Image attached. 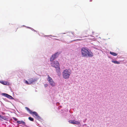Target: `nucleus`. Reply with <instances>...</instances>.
Masks as SVG:
<instances>
[{"instance_id":"nucleus-6","label":"nucleus","mask_w":127,"mask_h":127,"mask_svg":"<svg viewBox=\"0 0 127 127\" xmlns=\"http://www.w3.org/2000/svg\"><path fill=\"white\" fill-rule=\"evenodd\" d=\"M47 80L49 83L52 86H55V83L51 77H50L49 75H48Z\"/></svg>"},{"instance_id":"nucleus-21","label":"nucleus","mask_w":127,"mask_h":127,"mask_svg":"<svg viewBox=\"0 0 127 127\" xmlns=\"http://www.w3.org/2000/svg\"><path fill=\"white\" fill-rule=\"evenodd\" d=\"M1 116L0 115V119H1Z\"/></svg>"},{"instance_id":"nucleus-11","label":"nucleus","mask_w":127,"mask_h":127,"mask_svg":"<svg viewBox=\"0 0 127 127\" xmlns=\"http://www.w3.org/2000/svg\"><path fill=\"white\" fill-rule=\"evenodd\" d=\"M0 82L2 84L5 85H6L7 84V82L4 81H0Z\"/></svg>"},{"instance_id":"nucleus-14","label":"nucleus","mask_w":127,"mask_h":127,"mask_svg":"<svg viewBox=\"0 0 127 127\" xmlns=\"http://www.w3.org/2000/svg\"><path fill=\"white\" fill-rule=\"evenodd\" d=\"M25 108L28 112H29L30 113L32 111L29 108L27 107H25Z\"/></svg>"},{"instance_id":"nucleus-3","label":"nucleus","mask_w":127,"mask_h":127,"mask_svg":"<svg viewBox=\"0 0 127 127\" xmlns=\"http://www.w3.org/2000/svg\"><path fill=\"white\" fill-rule=\"evenodd\" d=\"M71 73V71L69 69H66L62 73L63 78L65 79H68Z\"/></svg>"},{"instance_id":"nucleus-12","label":"nucleus","mask_w":127,"mask_h":127,"mask_svg":"<svg viewBox=\"0 0 127 127\" xmlns=\"http://www.w3.org/2000/svg\"><path fill=\"white\" fill-rule=\"evenodd\" d=\"M110 54L114 56H116L117 55V54L112 52H110Z\"/></svg>"},{"instance_id":"nucleus-13","label":"nucleus","mask_w":127,"mask_h":127,"mask_svg":"<svg viewBox=\"0 0 127 127\" xmlns=\"http://www.w3.org/2000/svg\"><path fill=\"white\" fill-rule=\"evenodd\" d=\"M112 62L115 64H120V63L119 62H118L117 61H112Z\"/></svg>"},{"instance_id":"nucleus-17","label":"nucleus","mask_w":127,"mask_h":127,"mask_svg":"<svg viewBox=\"0 0 127 127\" xmlns=\"http://www.w3.org/2000/svg\"><path fill=\"white\" fill-rule=\"evenodd\" d=\"M8 98L11 99H14V98L13 97H12V96L9 95H8Z\"/></svg>"},{"instance_id":"nucleus-4","label":"nucleus","mask_w":127,"mask_h":127,"mask_svg":"<svg viewBox=\"0 0 127 127\" xmlns=\"http://www.w3.org/2000/svg\"><path fill=\"white\" fill-rule=\"evenodd\" d=\"M37 80V79L36 78H31L28 79V82L27 80H26L25 83L28 85H30L36 81Z\"/></svg>"},{"instance_id":"nucleus-8","label":"nucleus","mask_w":127,"mask_h":127,"mask_svg":"<svg viewBox=\"0 0 127 127\" xmlns=\"http://www.w3.org/2000/svg\"><path fill=\"white\" fill-rule=\"evenodd\" d=\"M69 122L70 123L78 125L80 123L79 122L75 120L69 121Z\"/></svg>"},{"instance_id":"nucleus-2","label":"nucleus","mask_w":127,"mask_h":127,"mask_svg":"<svg viewBox=\"0 0 127 127\" xmlns=\"http://www.w3.org/2000/svg\"><path fill=\"white\" fill-rule=\"evenodd\" d=\"M81 52L82 56L84 57L88 56L90 57H92L93 56V54L91 52H90L84 48H82L81 49Z\"/></svg>"},{"instance_id":"nucleus-20","label":"nucleus","mask_w":127,"mask_h":127,"mask_svg":"<svg viewBox=\"0 0 127 127\" xmlns=\"http://www.w3.org/2000/svg\"><path fill=\"white\" fill-rule=\"evenodd\" d=\"M48 86V85L47 84H45L44 85V86L45 87H47Z\"/></svg>"},{"instance_id":"nucleus-19","label":"nucleus","mask_w":127,"mask_h":127,"mask_svg":"<svg viewBox=\"0 0 127 127\" xmlns=\"http://www.w3.org/2000/svg\"><path fill=\"white\" fill-rule=\"evenodd\" d=\"M1 118L5 120L6 118H5L4 117L1 116Z\"/></svg>"},{"instance_id":"nucleus-1","label":"nucleus","mask_w":127,"mask_h":127,"mask_svg":"<svg viewBox=\"0 0 127 127\" xmlns=\"http://www.w3.org/2000/svg\"><path fill=\"white\" fill-rule=\"evenodd\" d=\"M51 65L55 67L56 69V71L58 75L59 76L61 75L60 69V67L58 61H55L51 63Z\"/></svg>"},{"instance_id":"nucleus-22","label":"nucleus","mask_w":127,"mask_h":127,"mask_svg":"<svg viewBox=\"0 0 127 127\" xmlns=\"http://www.w3.org/2000/svg\"><path fill=\"white\" fill-rule=\"evenodd\" d=\"M91 0V1H92V0Z\"/></svg>"},{"instance_id":"nucleus-16","label":"nucleus","mask_w":127,"mask_h":127,"mask_svg":"<svg viewBox=\"0 0 127 127\" xmlns=\"http://www.w3.org/2000/svg\"><path fill=\"white\" fill-rule=\"evenodd\" d=\"M28 119L30 120L31 121H34L33 119L31 117H29Z\"/></svg>"},{"instance_id":"nucleus-9","label":"nucleus","mask_w":127,"mask_h":127,"mask_svg":"<svg viewBox=\"0 0 127 127\" xmlns=\"http://www.w3.org/2000/svg\"><path fill=\"white\" fill-rule=\"evenodd\" d=\"M17 123L19 124H21L22 123L23 125L26 126L25 122L23 121H17Z\"/></svg>"},{"instance_id":"nucleus-18","label":"nucleus","mask_w":127,"mask_h":127,"mask_svg":"<svg viewBox=\"0 0 127 127\" xmlns=\"http://www.w3.org/2000/svg\"><path fill=\"white\" fill-rule=\"evenodd\" d=\"M13 118L15 121H16L18 120V119H17V118H16L15 117H13Z\"/></svg>"},{"instance_id":"nucleus-5","label":"nucleus","mask_w":127,"mask_h":127,"mask_svg":"<svg viewBox=\"0 0 127 127\" xmlns=\"http://www.w3.org/2000/svg\"><path fill=\"white\" fill-rule=\"evenodd\" d=\"M60 53L61 52H58L53 55L50 58V61H53L55 58L58 56L59 55Z\"/></svg>"},{"instance_id":"nucleus-7","label":"nucleus","mask_w":127,"mask_h":127,"mask_svg":"<svg viewBox=\"0 0 127 127\" xmlns=\"http://www.w3.org/2000/svg\"><path fill=\"white\" fill-rule=\"evenodd\" d=\"M30 114L32 115H35L36 116V118L38 119H40V117L38 115V114L36 112L34 111L32 112V111Z\"/></svg>"},{"instance_id":"nucleus-15","label":"nucleus","mask_w":127,"mask_h":127,"mask_svg":"<svg viewBox=\"0 0 127 127\" xmlns=\"http://www.w3.org/2000/svg\"><path fill=\"white\" fill-rule=\"evenodd\" d=\"M2 95L3 96H4L6 97H8V94H5V93H2Z\"/></svg>"},{"instance_id":"nucleus-10","label":"nucleus","mask_w":127,"mask_h":127,"mask_svg":"<svg viewBox=\"0 0 127 127\" xmlns=\"http://www.w3.org/2000/svg\"><path fill=\"white\" fill-rule=\"evenodd\" d=\"M67 35L72 37L74 36V35L71 32H68L67 34Z\"/></svg>"}]
</instances>
